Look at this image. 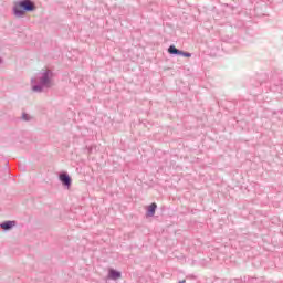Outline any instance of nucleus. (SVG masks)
Segmentation results:
<instances>
[{"label":"nucleus","mask_w":283,"mask_h":283,"mask_svg":"<svg viewBox=\"0 0 283 283\" xmlns=\"http://www.w3.org/2000/svg\"><path fill=\"white\" fill-rule=\"evenodd\" d=\"M33 92H41V87L40 86H33Z\"/></svg>","instance_id":"obj_9"},{"label":"nucleus","mask_w":283,"mask_h":283,"mask_svg":"<svg viewBox=\"0 0 283 283\" xmlns=\"http://www.w3.org/2000/svg\"><path fill=\"white\" fill-rule=\"evenodd\" d=\"M36 6L32 0H22L14 3L13 14L18 18L25 17V12H34Z\"/></svg>","instance_id":"obj_1"},{"label":"nucleus","mask_w":283,"mask_h":283,"mask_svg":"<svg viewBox=\"0 0 283 283\" xmlns=\"http://www.w3.org/2000/svg\"><path fill=\"white\" fill-rule=\"evenodd\" d=\"M108 277H109L111 280H120V272H119V271H116V270H114V269H111V270L108 271Z\"/></svg>","instance_id":"obj_2"},{"label":"nucleus","mask_w":283,"mask_h":283,"mask_svg":"<svg viewBox=\"0 0 283 283\" xmlns=\"http://www.w3.org/2000/svg\"><path fill=\"white\" fill-rule=\"evenodd\" d=\"M180 56H185L186 59H191V53H187L181 51V53H179Z\"/></svg>","instance_id":"obj_8"},{"label":"nucleus","mask_w":283,"mask_h":283,"mask_svg":"<svg viewBox=\"0 0 283 283\" xmlns=\"http://www.w3.org/2000/svg\"><path fill=\"white\" fill-rule=\"evenodd\" d=\"M23 120H28V115H23Z\"/></svg>","instance_id":"obj_10"},{"label":"nucleus","mask_w":283,"mask_h":283,"mask_svg":"<svg viewBox=\"0 0 283 283\" xmlns=\"http://www.w3.org/2000/svg\"><path fill=\"white\" fill-rule=\"evenodd\" d=\"M50 83V71L43 73L42 85H49Z\"/></svg>","instance_id":"obj_5"},{"label":"nucleus","mask_w":283,"mask_h":283,"mask_svg":"<svg viewBox=\"0 0 283 283\" xmlns=\"http://www.w3.org/2000/svg\"><path fill=\"white\" fill-rule=\"evenodd\" d=\"M158 208V206L156 203H151L148 207V216L151 218L155 213H156V209Z\"/></svg>","instance_id":"obj_6"},{"label":"nucleus","mask_w":283,"mask_h":283,"mask_svg":"<svg viewBox=\"0 0 283 283\" xmlns=\"http://www.w3.org/2000/svg\"><path fill=\"white\" fill-rule=\"evenodd\" d=\"M0 63H1V59H0Z\"/></svg>","instance_id":"obj_12"},{"label":"nucleus","mask_w":283,"mask_h":283,"mask_svg":"<svg viewBox=\"0 0 283 283\" xmlns=\"http://www.w3.org/2000/svg\"><path fill=\"white\" fill-rule=\"evenodd\" d=\"M60 180L61 182H63V185H65L66 187H70V185H72V179L70 178V176H67L66 174H63L60 176Z\"/></svg>","instance_id":"obj_3"},{"label":"nucleus","mask_w":283,"mask_h":283,"mask_svg":"<svg viewBox=\"0 0 283 283\" xmlns=\"http://www.w3.org/2000/svg\"><path fill=\"white\" fill-rule=\"evenodd\" d=\"M168 52H169V54H179V55L182 54V51L176 49L174 45H170L168 48Z\"/></svg>","instance_id":"obj_7"},{"label":"nucleus","mask_w":283,"mask_h":283,"mask_svg":"<svg viewBox=\"0 0 283 283\" xmlns=\"http://www.w3.org/2000/svg\"><path fill=\"white\" fill-rule=\"evenodd\" d=\"M179 283H185V280H184V281H180Z\"/></svg>","instance_id":"obj_11"},{"label":"nucleus","mask_w":283,"mask_h":283,"mask_svg":"<svg viewBox=\"0 0 283 283\" xmlns=\"http://www.w3.org/2000/svg\"><path fill=\"white\" fill-rule=\"evenodd\" d=\"M14 221H6L1 224V229H4V231H9V229H12V227H15Z\"/></svg>","instance_id":"obj_4"}]
</instances>
